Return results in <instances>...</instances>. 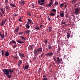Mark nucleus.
Instances as JSON below:
<instances>
[{
	"mask_svg": "<svg viewBox=\"0 0 80 80\" xmlns=\"http://www.w3.org/2000/svg\"><path fill=\"white\" fill-rule=\"evenodd\" d=\"M9 69H3V72L4 74H5L8 78H11L12 77L11 74H9Z\"/></svg>",
	"mask_w": 80,
	"mask_h": 80,
	"instance_id": "1",
	"label": "nucleus"
},
{
	"mask_svg": "<svg viewBox=\"0 0 80 80\" xmlns=\"http://www.w3.org/2000/svg\"><path fill=\"white\" fill-rule=\"evenodd\" d=\"M53 60L56 62L57 63L58 62V63H61V61L62 62V59H60L59 56H57V57H55V56H53Z\"/></svg>",
	"mask_w": 80,
	"mask_h": 80,
	"instance_id": "2",
	"label": "nucleus"
},
{
	"mask_svg": "<svg viewBox=\"0 0 80 80\" xmlns=\"http://www.w3.org/2000/svg\"><path fill=\"white\" fill-rule=\"evenodd\" d=\"M42 47H41L40 48H37V49L35 50L34 51V53L35 55H38V54H39V53L41 52H42Z\"/></svg>",
	"mask_w": 80,
	"mask_h": 80,
	"instance_id": "3",
	"label": "nucleus"
},
{
	"mask_svg": "<svg viewBox=\"0 0 80 80\" xmlns=\"http://www.w3.org/2000/svg\"><path fill=\"white\" fill-rule=\"evenodd\" d=\"M19 38L22 40H23L24 42H22V41L18 40L17 41V42L20 43V44H23V43H25L26 40H27V38H24L23 36H19Z\"/></svg>",
	"mask_w": 80,
	"mask_h": 80,
	"instance_id": "4",
	"label": "nucleus"
},
{
	"mask_svg": "<svg viewBox=\"0 0 80 80\" xmlns=\"http://www.w3.org/2000/svg\"><path fill=\"white\" fill-rule=\"evenodd\" d=\"M73 13L74 14V19L75 20V15H78L79 13L78 12V8H75V12H73ZM75 14V15H74Z\"/></svg>",
	"mask_w": 80,
	"mask_h": 80,
	"instance_id": "5",
	"label": "nucleus"
},
{
	"mask_svg": "<svg viewBox=\"0 0 80 80\" xmlns=\"http://www.w3.org/2000/svg\"><path fill=\"white\" fill-rule=\"evenodd\" d=\"M45 1V0H38V3L39 5H43L44 4V2Z\"/></svg>",
	"mask_w": 80,
	"mask_h": 80,
	"instance_id": "6",
	"label": "nucleus"
},
{
	"mask_svg": "<svg viewBox=\"0 0 80 80\" xmlns=\"http://www.w3.org/2000/svg\"><path fill=\"white\" fill-rule=\"evenodd\" d=\"M6 21L7 20L6 19H3V20L2 21L1 26L2 27V26H4Z\"/></svg>",
	"mask_w": 80,
	"mask_h": 80,
	"instance_id": "7",
	"label": "nucleus"
},
{
	"mask_svg": "<svg viewBox=\"0 0 80 80\" xmlns=\"http://www.w3.org/2000/svg\"><path fill=\"white\" fill-rule=\"evenodd\" d=\"M45 55L46 56H52L53 55V52H48Z\"/></svg>",
	"mask_w": 80,
	"mask_h": 80,
	"instance_id": "8",
	"label": "nucleus"
},
{
	"mask_svg": "<svg viewBox=\"0 0 80 80\" xmlns=\"http://www.w3.org/2000/svg\"><path fill=\"white\" fill-rule=\"evenodd\" d=\"M16 42L15 41H14V40H12V41H11V42H9V45H12V44H16Z\"/></svg>",
	"mask_w": 80,
	"mask_h": 80,
	"instance_id": "9",
	"label": "nucleus"
},
{
	"mask_svg": "<svg viewBox=\"0 0 80 80\" xmlns=\"http://www.w3.org/2000/svg\"><path fill=\"white\" fill-rule=\"evenodd\" d=\"M9 72L10 74L12 75V74L14 72V69H9Z\"/></svg>",
	"mask_w": 80,
	"mask_h": 80,
	"instance_id": "10",
	"label": "nucleus"
},
{
	"mask_svg": "<svg viewBox=\"0 0 80 80\" xmlns=\"http://www.w3.org/2000/svg\"><path fill=\"white\" fill-rule=\"evenodd\" d=\"M19 56H22V57L24 58L25 57L24 54L23 53L19 52Z\"/></svg>",
	"mask_w": 80,
	"mask_h": 80,
	"instance_id": "11",
	"label": "nucleus"
},
{
	"mask_svg": "<svg viewBox=\"0 0 80 80\" xmlns=\"http://www.w3.org/2000/svg\"><path fill=\"white\" fill-rule=\"evenodd\" d=\"M0 36L2 38H4L5 37V35L4 33H3V34H2L1 32H0Z\"/></svg>",
	"mask_w": 80,
	"mask_h": 80,
	"instance_id": "12",
	"label": "nucleus"
},
{
	"mask_svg": "<svg viewBox=\"0 0 80 80\" xmlns=\"http://www.w3.org/2000/svg\"><path fill=\"white\" fill-rule=\"evenodd\" d=\"M55 15V13H53V12H51V13L49 14V15L51 16H54Z\"/></svg>",
	"mask_w": 80,
	"mask_h": 80,
	"instance_id": "13",
	"label": "nucleus"
},
{
	"mask_svg": "<svg viewBox=\"0 0 80 80\" xmlns=\"http://www.w3.org/2000/svg\"><path fill=\"white\" fill-rule=\"evenodd\" d=\"M5 56H9V52L7 51V52H5Z\"/></svg>",
	"mask_w": 80,
	"mask_h": 80,
	"instance_id": "14",
	"label": "nucleus"
},
{
	"mask_svg": "<svg viewBox=\"0 0 80 80\" xmlns=\"http://www.w3.org/2000/svg\"><path fill=\"white\" fill-rule=\"evenodd\" d=\"M52 28L53 27H49L48 29V31L49 32H51L52 31Z\"/></svg>",
	"mask_w": 80,
	"mask_h": 80,
	"instance_id": "15",
	"label": "nucleus"
},
{
	"mask_svg": "<svg viewBox=\"0 0 80 80\" xmlns=\"http://www.w3.org/2000/svg\"><path fill=\"white\" fill-rule=\"evenodd\" d=\"M60 17H64L65 14L64 13H60Z\"/></svg>",
	"mask_w": 80,
	"mask_h": 80,
	"instance_id": "16",
	"label": "nucleus"
},
{
	"mask_svg": "<svg viewBox=\"0 0 80 80\" xmlns=\"http://www.w3.org/2000/svg\"><path fill=\"white\" fill-rule=\"evenodd\" d=\"M9 4H10L11 6L12 7H16V5L14 4H12V3H9Z\"/></svg>",
	"mask_w": 80,
	"mask_h": 80,
	"instance_id": "17",
	"label": "nucleus"
},
{
	"mask_svg": "<svg viewBox=\"0 0 80 80\" xmlns=\"http://www.w3.org/2000/svg\"><path fill=\"white\" fill-rule=\"evenodd\" d=\"M22 60H20L18 62V66L19 67L20 65H21V64L22 63Z\"/></svg>",
	"mask_w": 80,
	"mask_h": 80,
	"instance_id": "18",
	"label": "nucleus"
},
{
	"mask_svg": "<svg viewBox=\"0 0 80 80\" xmlns=\"http://www.w3.org/2000/svg\"><path fill=\"white\" fill-rule=\"evenodd\" d=\"M64 5V3H62V4H60L59 7H60V8H62L63 7Z\"/></svg>",
	"mask_w": 80,
	"mask_h": 80,
	"instance_id": "19",
	"label": "nucleus"
},
{
	"mask_svg": "<svg viewBox=\"0 0 80 80\" xmlns=\"http://www.w3.org/2000/svg\"><path fill=\"white\" fill-rule=\"evenodd\" d=\"M29 68V65H26V66L25 67L24 69H28Z\"/></svg>",
	"mask_w": 80,
	"mask_h": 80,
	"instance_id": "20",
	"label": "nucleus"
},
{
	"mask_svg": "<svg viewBox=\"0 0 80 80\" xmlns=\"http://www.w3.org/2000/svg\"><path fill=\"white\" fill-rule=\"evenodd\" d=\"M19 3H20V4L21 5H24L25 4V1H22V2H19Z\"/></svg>",
	"mask_w": 80,
	"mask_h": 80,
	"instance_id": "21",
	"label": "nucleus"
},
{
	"mask_svg": "<svg viewBox=\"0 0 80 80\" xmlns=\"http://www.w3.org/2000/svg\"><path fill=\"white\" fill-rule=\"evenodd\" d=\"M0 10L2 12V14H4L5 12H4L3 8H0Z\"/></svg>",
	"mask_w": 80,
	"mask_h": 80,
	"instance_id": "22",
	"label": "nucleus"
},
{
	"mask_svg": "<svg viewBox=\"0 0 80 80\" xmlns=\"http://www.w3.org/2000/svg\"><path fill=\"white\" fill-rule=\"evenodd\" d=\"M70 37V33H67V38H69Z\"/></svg>",
	"mask_w": 80,
	"mask_h": 80,
	"instance_id": "23",
	"label": "nucleus"
},
{
	"mask_svg": "<svg viewBox=\"0 0 80 80\" xmlns=\"http://www.w3.org/2000/svg\"><path fill=\"white\" fill-rule=\"evenodd\" d=\"M30 32V30H26L25 31V33H29Z\"/></svg>",
	"mask_w": 80,
	"mask_h": 80,
	"instance_id": "24",
	"label": "nucleus"
},
{
	"mask_svg": "<svg viewBox=\"0 0 80 80\" xmlns=\"http://www.w3.org/2000/svg\"><path fill=\"white\" fill-rule=\"evenodd\" d=\"M19 29V27H17V28H16V29H15V31H16V32H18Z\"/></svg>",
	"mask_w": 80,
	"mask_h": 80,
	"instance_id": "25",
	"label": "nucleus"
},
{
	"mask_svg": "<svg viewBox=\"0 0 80 80\" xmlns=\"http://www.w3.org/2000/svg\"><path fill=\"white\" fill-rule=\"evenodd\" d=\"M51 12H57V11L56 10V9L55 8H53L52 9V10H51Z\"/></svg>",
	"mask_w": 80,
	"mask_h": 80,
	"instance_id": "26",
	"label": "nucleus"
},
{
	"mask_svg": "<svg viewBox=\"0 0 80 80\" xmlns=\"http://www.w3.org/2000/svg\"><path fill=\"white\" fill-rule=\"evenodd\" d=\"M48 49H52V47L51 46V45H48Z\"/></svg>",
	"mask_w": 80,
	"mask_h": 80,
	"instance_id": "27",
	"label": "nucleus"
},
{
	"mask_svg": "<svg viewBox=\"0 0 80 80\" xmlns=\"http://www.w3.org/2000/svg\"><path fill=\"white\" fill-rule=\"evenodd\" d=\"M77 0H72V3H76V1Z\"/></svg>",
	"mask_w": 80,
	"mask_h": 80,
	"instance_id": "28",
	"label": "nucleus"
},
{
	"mask_svg": "<svg viewBox=\"0 0 80 80\" xmlns=\"http://www.w3.org/2000/svg\"><path fill=\"white\" fill-rule=\"evenodd\" d=\"M52 4L51 1V2L50 3H49V4H48L47 6H48V7H51V6L52 5Z\"/></svg>",
	"mask_w": 80,
	"mask_h": 80,
	"instance_id": "29",
	"label": "nucleus"
},
{
	"mask_svg": "<svg viewBox=\"0 0 80 80\" xmlns=\"http://www.w3.org/2000/svg\"><path fill=\"white\" fill-rule=\"evenodd\" d=\"M29 47L30 48H31V49H32L33 48V45H29Z\"/></svg>",
	"mask_w": 80,
	"mask_h": 80,
	"instance_id": "30",
	"label": "nucleus"
},
{
	"mask_svg": "<svg viewBox=\"0 0 80 80\" xmlns=\"http://www.w3.org/2000/svg\"><path fill=\"white\" fill-rule=\"evenodd\" d=\"M55 5H58V1H56V2L54 3Z\"/></svg>",
	"mask_w": 80,
	"mask_h": 80,
	"instance_id": "31",
	"label": "nucleus"
},
{
	"mask_svg": "<svg viewBox=\"0 0 80 80\" xmlns=\"http://www.w3.org/2000/svg\"><path fill=\"white\" fill-rule=\"evenodd\" d=\"M26 27L27 28H30V26L29 25V24H26Z\"/></svg>",
	"mask_w": 80,
	"mask_h": 80,
	"instance_id": "32",
	"label": "nucleus"
},
{
	"mask_svg": "<svg viewBox=\"0 0 80 80\" xmlns=\"http://www.w3.org/2000/svg\"><path fill=\"white\" fill-rule=\"evenodd\" d=\"M60 15H58V16H57V18H58V19H60Z\"/></svg>",
	"mask_w": 80,
	"mask_h": 80,
	"instance_id": "33",
	"label": "nucleus"
},
{
	"mask_svg": "<svg viewBox=\"0 0 80 80\" xmlns=\"http://www.w3.org/2000/svg\"><path fill=\"white\" fill-rule=\"evenodd\" d=\"M28 21L29 22H30V23H31L32 22V19H28Z\"/></svg>",
	"mask_w": 80,
	"mask_h": 80,
	"instance_id": "34",
	"label": "nucleus"
},
{
	"mask_svg": "<svg viewBox=\"0 0 80 80\" xmlns=\"http://www.w3.org/2000/svg\"><path fill=\"white\" fill-rule=\"evenodd\" d=\"M2 51V56H3V55L4 53V52L3 51V50H1Z\"/></svg>",
	"mask_w": 80,
	"mask_h": 80,
	"instance_id": "35",
	"label": "nucleus"
},
{
	"mask_svg": "<svg viewBox=\"0 0 80 80\" xmlns=\"http://www.w3.org/2000/svg\"><path fill=\"white\" fill-rule=\"evenodd\" d=\"M23 32H19V35H22V34H23Z\"/></svg>",
	"mask_w": 80,
	"mask_h": 80,
	"instance_id": "36",
	"label": "nucleus"
},
{
	"mask_svg": "<svg viewBox=\"0 0 80 80\" xmlns=\"http://www.w3.org/2000/svg\"><path fill=\"white\" fill-rule=\"evenodd\" d=\"M35 29H36V30H39V27H35Z\"/></svg>",
	"mask_w": 80,
	"mask_h": 80,
	"instance_id": "37",
	"label": "nucleus"
},
{
	"mask_svg": "<svg viewBox=\"0 0 80 80\" xmlns=\"http://www.w3.org/2000/svg\"><path fill=\"white\" fill-rule=\"evenodd\" d=\"M48 43V41L47 40H45V46L46 45V44Z\"/></svg>",
	"mask_w": 80,
	"mask_h": 80,
	"instance_id": "38",
	"label": "nucleus"
},
{
	"mask_svg": "<svg viewBox=\"0 0 80 80\" xmlns=\"http://www.w3.org/2000/svg\"><path fill=\"white\" fill-rule=\"evenodd\" d=\"M18 45H14V46L13 47V48H16V47H17Z\"/></svg>",
	"mask_w": 80,
	"mask_h": 80,
	"instance_id": "39",
	"label": "nucleus"
},
{
	"mask_svg": "<svg viewBox=\"0 0 80 80\" xmlns=\"http://www.w3.org/2000/svg\"><path fill=\"white\" fill-rule=\"evenodd\" d=\"M5 8L6 9V10H7L9 8H8V7L7 5H6V6H5Z\"/></svg>",
	"mask_w": 80,
	"mask_h": 80,
	"instance_id": "40",
	"label": "nucleus"
},
{
	"mask_svg": "<svg viewBox=\"0 0 80 80\" xmlns=\"http://www.w3.org/2000/svg\"><path fill=\"white\" fill-rule=\"evenodd\" d=\"M43 45L44 46H45V41H44V42H43Z\"/></svg>",
	"mask_w": 80,
	"mask_h": 80,
	"instance_id": "41",
	"label": "nucleus"
},
{
	"mask_svg": "<svg viewBox=\"0 0 80 80\" xmlns=\"http://www.w3.org/2000/svg\"><path fill=\"white\" fill-rule=\"evenodd\" d=\"M42 80H47V77H46L45 78V77L44 78H43V79H42Z\"/></svg>",
	"mask_w": 80,
	"mask_h": 80,
	"instance_id": "42",
	"label": "nucleus"
},
{
	"mask_svg": "<svg viewBox=\"0 0 80 80\" xmlns=\"http://www.w3.org/2000/svg\"><path fill=\"white\" fill-rule=\"evenodd\" d=\"M50 1H51V3H52L51 5H52L53 4V3L52 2L53 0H51Z\"/></svg>",
	"mask_w": 80,
	"mask_h": 80,
	"instance_id": "43",
	"label": "nucleus"
},
{
	"mask_svg": "<svg viewBox=\"0 0 80 80\" xmlns=\"http://www.w3.org/2000/svg\"><path fill=\"white\" fill-rule=\"evenodd\" d=\"M32 8H34L35 7V6L34 5V4H32Z\"/></svg>",
	"mask_w": 80,
	"mask_h": 80,
	"instance_id": "44",
	"label": "nucleus"
},
{
	"mask_svg": "<svg viewBox=\"0 0 80 80\" xmlns=\"http://www.w3.org/2000/svg\"><path fill=\"white\" fill-rule=\"evenodd\" d=\"M5 37H7V31H6L5 32Z\"/></svg>",
	"mask_w": 80,
	"mask_h": 80,
	"instance_id": "45",
	"label": "nucleus"
},
{
	"mask_svg": "<svg viewBox=\"0 0 80 80\" xmlns=\"http://www.w3.org/2000/svg\"><path fill=\"white\" fill-rule=\"evenodd\" d=\"M8 0H6L5 1V3H8Z\"/></svg>",
	"mask_w": 80,
	"mask_h": 80,
	"instance_id": "46",
	"label": "nucleus"
},
{
	"mask_svg": "<svg viewBox=\"0 0 80 80\" xmlns=\"http://www.w3.org/2000/svg\"><path fill=\"white\" fill-rule=\"evenodd\" d=\"M22 17H20V18H19V21H20L21 22H22V20H21V18H22Z\"/></svg>",
	"mask_w": 80,
	"mask_h": 80,
	"instance_id": "47",
	"label": "nucleus"
},
{
	"mask_svg": "<svg viewBox=\"0 0 80 80\" xmlns=\"http://www.w3.org/2000/svg\"><path fill=\"white\" fill-rule=\"evenodd\" d=\"M28 15H30V16H31V14L29 12H28Z\"/></svg>",
	"mask_w": 80,
	"mask_h": 80,
	"instance_id": "48",
	"label": "nucleus"
},
{
	"mask_svg": "<svg viewBox=\"0 0 80 80\" xmlns=\"http://www.w3.org/2000/svg\"><path fill=\"white\" fill-rule=\"evenodd\" d=\"M44 53H42V54H41V57H42L43 56Z\"/></svg>",
	"mask_w": 80,
	"mask_h": 80,
	"instance_id": "49",
	"label": "nucleus"
},
{
	"mask_svg": "<svg viewBox=\"0 0 80 80\" xmlns=\"http://www.w3.org/2000/svg\"><path fill=\"white\" fill-rule=\"evenodd\" d=\"M67 4L65 3V6H64V8H67Z\"/></svg>",
	"mask_w": 80,
	"mask_h": 80,
	"instance_id": "50",
	"label": "nucleus"
},
{
	"mask_svg": "<svg viewBox=\"0 0 80 80\" xmlns=\"http://www.w3.org/2000/svg\"><path fill=\"white\" fill-rule=\"evenodd\" d=\"M65 23H66V22H61L62 24H65Z\"/></svg>",
	"mask_w": 80,
	"mask_h": 80,
	"instance_id": "51",
	"label": "nucleus"
},
{
	"mask_svg": "<svg viewBox=\"0 0 80 80\" xmlns=\"http://www.w3.org/2000/svg\"><path fill=\"white\" fill-rule=\"evenodd\" d=\"M29 22V21H28V22L26 24L28 25V24H29V22Z\"/></svg>",
	"mask_w": 80,
	"mask_h": 80,
	"instance_id": "52",
	"label": "nucleus"
},
{
	"mask_svg": "<svg viewBox=\"0 0 80 80\" xmlns=\"http://www.w3.org/2000/svg\"><path fill=\"white\" fill-rule=\"evenodd\" d=\"M72 16H73V18L74 19V14H72Z\"/></svg>",
	"mask_w": 80,
	"mask_h": 80,
	"instance_id": "53",
	"label": "nucleus"
},
{
	"mask_svg": "<svg viewBox=\"0 0 80 80\" xmlns=\"http://www.w3.org/2000/svg\"><path fill=\"white\" fill-rule=\"evenodd\" d=\"M0 16H2V13H0Z\"/></svg>",
	"mask_w": 80,
	"mask_h": 80,
	"instance_id": "54",
	"label": "nucleus"
},
{
	"mask_svg": "<svg viewBox=\"0 0 80 80\" xmlns=\"http://www.w3.org/2000/svg\"><path fill=\"white\" fill-rule=\"evenodd\" d=\"M39 9H42V7H40Z\"/></svg>",
	"mask_w": 80,
	"mask_h": 80,
	"instance_id": "55",
	"label": "nucleus"
},
{
	"mask_svg": "<svg viewBox=\"0 0 80 80\" xmlns=\"http://www.w3.org/2000/svg\"><path fill=\"white\" fill-rule=\"evenodd\" d=\"M48 20H49V21H50L51 19H50V18H49V17L48 19Z\"/></svg>",
	"mask_w": 80,
	"mask_h": 80,
	"instance_id": "56",
	"label": "nucleus"
},
{
	"mask_svg": "<svg viewBox=\"0 0 80 80\" xmlns=\"http://www.w3.org/2000/svg\"><path fill=\"white\" fill-rule=\"evenodd\" d=\"M60 49V48H58V51H57V52H58V51H59Z\"/></svg>",
	"mask_w": 80,
	"mask_h": 80,
	"instance_id": "57",
	"label": "nucleus"
},
{
	"mask_svg": "<svg viewBox=\"0 0 80 80\" xmlns=\"http://www.w3.org/2000/svg\"><path fill=\"white\" fill-rule=\"evenodd\" d=\"M76 18L77 19V21H78V18H78V16H76Z\"/></svg>",
	"mask_w": 80,
	"mask_h": 80,
	"instance_id": "58",
	"label": "nucleus"
},
{
	"mask_svg": "<svg viewBox=\"0 0 80 80\" xmlns=\"http://www.w3.org/2000/svg\"><path fill=\"white\" fill-rule=\"evenodd\" d=\"M34 59H37V58L36 56H34Z\"/></svg>",
	"mask_w": 80,
	"mask_h": 80,
	"instance_id": "59",
	"label": "nucleus"
},
{
	"mask_svg": "<svg viewBox=\"0 0 80 80\" xmlns=\"http://www.w3.org/2000/svg\"><path fill=\"white\" fill-rule=\"evenodd\" d=\"M45 77H46V75H43V78H44Z\"/></svg>",
	"mask_w": 80,
	"mask_h": 80,
	"instance_id": "60",
	"label": "nucleus"
},
{
	"mask_svg": "<svg viewBox=\"0 0 80 80\" xmlns=\"http://www.w3.org/2000/svg\"><path fill=\"white\" fill-rule=\"evenodd\" d=\"M68 17V15H67L66 16V18H67Z\"/></svg>",
	"mask_w": 80,
	"mask_h": 80,
	"instance_id": "61",
	"label": "nucleus"
},
{
	"mask_svg": "<svg viewBox=\"0 0 80 80\" xmlns=\"http://www.w3.org/2000/svg\"><path fill=\"white\" fill-rule=\"evenodd\" d=\"M43 25H40V27H42Z\"/></svg>",
	"mask_w": 80,
	"mask_h": 80,
	"instance_id": "62",
	"label": "nucleus"
},
{
	"mask_svg": "<svg viewBox=\"0 0 80 80\" xmlns=\"http://www.w3.org/2000/svg\"><path fill=\"white\" fill-rule=\"evenodd\" d=\"M49 17H50L49 16H48L47 18H49Z\"/></svg>",
	"mask_w": 80,
	"mask_h": 80,
	"instance_id": "63",
	"label": "nucleus"
},
{
	"mask_svg": "<svg viewBox=\"0 0 80 80\" xmlns=\"http://www.w3.org/2000/svg\"><path fill=\"white\" fill-rule=\"evenodd\" d=\"M16 59H17V57H14Z\"/></svg>",
	"mask_w": 80,
	"mask_h": 80,
	"instance_id": "64",
	"label": "nucleus"
}]
</instances>
